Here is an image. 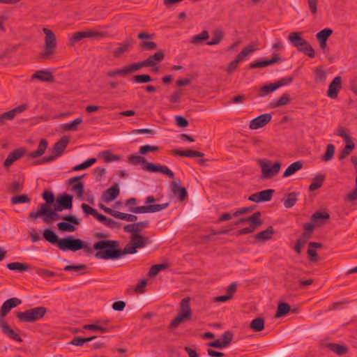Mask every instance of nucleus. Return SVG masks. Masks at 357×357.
Segmentation results:
<instances>
[{
	"mask_svg": "<svg viewBox=\"0 0 357 357\" xmlns=\"http://www.w3.org/2000/svg\"><path fill=\"white\" fill-rule=\"evenodd\" d=\"M271 115L270 114H263L252 119L250 123V128L257 130L265 126L271 120Z\"/></svg>",
	"mask_w": 357,
	"mask_h": 357,
	"instance_id": "obj_15",
	"label": "nucleus"
},
{
	"mask_svg": "<svg viewBox=\"0 0 357 357\" xmlns=\"http://www.w3.org/2000/svg\"><path fill=\"white\" fill-rule=\"evenodd\" d=\"M128 162L132 165H138L140 163H146V160L144 158L139 155H130L128 158Z\"/></svg>",
	"mask_w": 357,
	"mask_h": 357,
	"instance_id": "obj_62",
	"label": "nucleus"
},
{
	"mask_svg": "<svg viewBox=\"0 0 357 357\" xmlns=\"http://www.w3.org/2000/svg\"><path fill=\"white\" fill-rule=\"evenodd\" d=\"M23 189V185L20 182L15 181L8 187V192L10 193H17L21 192Z\"/></svg>",
	"mask_w": 357,
	"mask_h": 357,
	"instance_id": "obj_60",
	"label": "nucleus"
},
{
	"mask_svg": "<svg viewBox=\"0 0 357 357\" xmlns=\"http://www.w3.org/2000/svg\"><path fill=\"white\" fill-rule=\"evenodd\" d=\"M44 238L52 244H56L62 251L71 250L76 252L83 249L86 253H90L91 249L82 240L74 238L73 236L59 239L57 235L50 229H45L43 232Z\"/></svg>",
	"mask_w": 357,
	"mask_h": 357,
	"instance_id": "obj_2",
	"label": "nucleus"
},
{
	"mask_svg": "<svg viewBox=\"0 0 357 357\" xmlns=\"http://www.w3.org/2000/svg\"><path fill=\"white\" fill-rule=\"evenodd\" d=\"M143 169L148 172L162 173L167 175L169 178H174V172L170 169H169L168 167L161 165L160 164L146 162Z\"/></svg>",
	"mask_w": 357,
	"mask_h": 357,
	"instance_id": "obj_11",
	"label": "nucleus"
},
{
	"mask_svg": "<svg viewBox=\"0 0 357 357\" xmlns=\"http://www.w3.org/2000/svg\"><path fill=\"white\" fill-rule=\"evenodd\" d=\"M342 88V77L340 76L335 77L328 86L327 95L332 99H335L338 96L339 90Z\"/></svg>",
	"mask_w": 357,
	"mask_h": 357,
	"instance_id": "obj_16",
	"label": "nucleus"
},
{
	"mask_svg": "<svg viewBox=\"0 0 357 357\" xmlns=\"http://www.w3.org/2000/svg\"><path fill=\"white\" fill-rule=\"evenodd\" d=\"M32 79H38L43 82H52L53 76L49 71L38 70L32 76Z\"/></svg>",
	"mask_w": 357,
	"mask_h": 357,
	"instance_id": "obj_29",
	"label": "nucleus"
},
{
	"mask_svg": "<svg viewBox=\"0 0 357 357\" xmlns=\"http://www.w3.org/2000/svg\"><path fill=\"white\" fill-rule=\"evenodd\" d=\"M172 153L175 155L182 156V157H189V158H196V157H203L204 153L195 151L188 149L186 151H181L178 149H174L172 151Z\"/></svg>",
	"mask_w": 357,
	"mask_h": 357,
	"instance_id": "obj_22",
	"label": "nucleus"
},
{
	"mask_svg": "<svg viewBox=\"0 0 357 357\" xmlns=\"http://www.w3.org/2000/svg\"><path fill=\"white\" fill-rule=\"evenodd\" d=\"M27 105L26 104H22L8 112H4L1 114L4 121L6 120H12L15 118V116L20 113H22L24 110L27 109Z\"/></svg>",
	"mask_w": 357,
	"mask_h": 357,
	"instance_id": "obj_21",
	"label": "nucleus"
},
{
	"mask_svg": "<svg viewBox=\"0 0 357 357\" xmlns=\"http://www.w3.org/2000/svg\"><path fill=\"white\" fill-rule=\"evenodd\" d=\"M43 32L45 33L44 50L41 56L44 58H48L54 54L56 48V38L53 31L49 29L43 28Z\"/></svg>",
	"mask_w": 357,
	"mask_h": 357,
	"instance_id": "obj_6",
	"label": "nucleus"
},
{
	"mask_svg": "<svg viewBox=\"0 0 357 357\" xmlns=\"http://www.w3.org/2000/svg\"><path fill=\"white\" fill-rule=\"evenodd\" d=\"M345 142H346V146H344V148L343 149V150L342 151V152L340 153V154L339 155L340 159L345 158L347 156H348L350 154L351 151L354 149L355 145H354V143L351 140L347 141Z\"/></svg>",
	"mask_w": 357,
	"mask_h": 357,
	"instance_id": "obj_43",
	"label": "nucleus"
},
{
	"mask_svg": "<svg viewBox=\"0 0 357 357\" xmlns=\"http://www.w3.org/2000/svg\"><path fill=\"white\" fill-rule=\"evenodd\" d=\"M327 347L334 353L338 355H343L347 353V348L345 346L335 343H328Z\"/></svg>",
	"mask_w": 357,
	"mask_h": 357,
	"instance_id": "obj_39",
	"label": "nucleus"
},
{
	"mask_svg": "<svg viewBox=\"0 0 357 357\" xmlns=\"http://www.w3.org/2000/svg\"><path fill=\"white\" fill-rule=\"evenodd\" d=\"M298 199V194L295 192H289L282 198V202L284 206L287 208H291L294 206Z\"/></svg>",
	"mask_w": 357,
	"mask_h": 357,
	"instance_id": "obj_25",
	"label": "nucleus"
},
{
	"mask_svg": "<svg viewBox=\"0 0 357 357\" xmlns=\"http://www.w3.org/2000/svg\"><path fill=\"white\" fill-rule=\"evenodd\" d=\"M57 202L63 206L65 209H71L73 207V196L70 195H64L57 199Z\"/></svg>",
	"mask_w": 357,
	"mask_h": 357,
	"instance_id": "obj_36",
	"label": "nucleus"
},
{
	"mask_svg": "<svg viewBox=\"0 0 357 357\" xmlns=\"http://www.w3.org/2000/svg\"><path fill=\"white\" fill-rule=\"evenodd\" d=\"M31 202L30 198L27 195H20L12 197L10 199V203L12 205H16L20 204H29Z\"/></svg>",
	"mask_w": 357,
	"mask_h": 357,
	"instance_id": "obj_38",
	"label": "nucleus"
},
{
	"mask_svg": "<svg viewBox=\"0 0 357 357\" xmlns=\"http://www.w3.org/2000/svg\"><path fill=\"white\" fill-rule=\"evenodd\" d=\"M274 192L275 190L273 189L264 190L251 195L248 200L257 203L268 202L272 199Z\"/></svg>",
	"mask_w": 357,
	"mask_h": 357,
	"instance_id": "obj_12",
	"label": "nucleus"
},
{
	"mask_svg": "<svg viewBox=\"0 0 357 357\" xmlns=\"http://www.w3.org/2000/svg\"><path fill=\"white\" fill-rule=\"evenodd\" d=\"M172 191L178 197L180 201L184 200L188 196L187 190L184 187L181 186L179 179L172 183Z\"/></svg>",
	"mask_w": 357,
	"mask_h": 357,
	"instance_id": "obj_18",
	"label": "nucleus"
},
{
	"mask_svg": "<svg viewBox=\"0 0 357 357\" xmlns=\"http://www.w3.org/2000/svg\"><path fill=\"white\" fill-rule=\"evenodd\" d=\"M329 218L330 215L326 212L317 211L312 215L313 222H319L320 223H322V220H328Z\"/></svg>",
	"mask_w": 357,
	"mask_h": 357,
	"instance_id": "obj_50",
	"label": "nucleus"
},
{
	"mask_svg": "<svg viewBox=\"0 0 357 357\" xmlns=\"http://www.w3.org/2000/svg\"><path fill=\"white\" fill-rule=\"evenodd\" d=\"M96 337L92 336L89 337H74L73 340L69 342L70 344H73L75 346H82L84 343L91 342L94 340Z\"/></svg>",
	"mask_w": 357,
	"mask_h": 357,
	"instance_id": "obj_42",
	"label": "nucleus"
},
{
	"mask_svg": "<svg viewBox=\"0 0 357 357\" xmlns=\"http://www.w3.org/2000/svg\"><path fill=\"white\" fill-rule=\"evenodd\" d=\"M68 142V139L66 137H63L59 141L55 143L53 148L54 154L48 157H45L43 159V162H51L55 160L56 158L61 156L63 154V151L66 148Z\"/></svg>",
	"mask_w": 357,
	"mask_h": 357,
	"instance_id": "obj_10",
	"label": "nucleus"
},
{
	"mask_svg": "<svg viewBox=\"0 0 357 357\" xmlns=\"http://www.w3.org/2000/svg\"><path fill=\"white\" fill-rule=\"evenodd\" d=\"M290 305L287 303H281L278 305L275 317L279 318L285 316L290 311Z\"/></svg>",
	"mask_w": 357,
	"mask_h": 357,
	"instance_id": "obj_41",
	"label": "nucleus"
},
{
	"mask_svg": "<svg viewBox=\"0 0 357 357\" xmlns=\"http://www.w3.org/2000/svg\"><path fill=\"white\" fill-rule=\"evenodd\" d=\"M301 34L302 32H292L288 36L289 40L296 49L299 48L300 45H302V42L305 40L301 38Z\"/></svg>",
	"mask_w": 357,
	"mask_h": 357,
	"instance_id": "obj_32",
	"label": "nucleus"
},
{
	"mask_svg": "<svg viewBox=\"0 0 357 357\" xmlns=\"http://www.w3.org/2000/svg\"><path fill=\"white\" fill-rule=\"evenodd\" d=\"M101 154L103 155L106 162H110L119 160V156L116 155H112L109 151H103L101 153Z\"/></svg>",
	"mask_w": 357,
	"mask_h": 357,
	"instance_id": "obj_64",
	"label": "nucleus"
},
{
	"mask_svg": "<svg viewBox=\"0 0 357 357\" xmlns=\"http://www.w3.org/2000/svg\"><path fill=\"white\" fill-rule=\"evenodd\" d=\"M262 224H259V223L250 224L249 227H245L243 229L238 230L237 231V234L243 235V234H250V233L253 232L257 228H258Z\"/></svg>",
	"mask_w": 357,
	"mask_h": 357,
	"instance_id": "obj_53",
	"label": "nucleus"
},
{
	"mask_svg": "<svg viewBox=\"0 0 357 357\" xmlns=\"http://www.w3.org/2000/svg\"><path fill=\"white\" fill-rule=\"evenodd\" d=\"M273 233V229L271 226H270L266 230L256 234L255 237L258 241H266L272 238V234Z\"/></svg>",
	"mask_w": 357,
	"mask_h": 357,
	"instance_id": "obj_34",
	"label": "nucleus"
},
{
	"mask_svg": "<svg viewBox=\"0 0 357 357\" xmlns=\"http://www.w3.org/2000/svg\"><path fill=\"white\" fill-rule=\"evenodd\" d=\"M87 38H102L106 36V33L102 31H98L92 29L86 30Z\"/></svg>",
	"mask_w": 357,
	"mask_h": 357,
	"instance_id": "obj_61",
	"label": "nucleus"
},
{
	"mask_svg": "<svg viewBox=\"0 0 357 357\" xmlns=\"http://www.w3.org/2000/svg\"><path fill=\"white\" fill-rule=\"evenodd\" d=\"M315 81L318 82H324L326 74L321 67H317L314 70Z\"/></svg>",
	"mask_w": 357,
	"mask_h": 357,
	"instance_id": "obj_52",
	"label": "nucleus"
},
{
	"mask_svg": "<svg viewBox=\"0 0 357 357\" xmlns=\"http://www.w3.org/2000/svg\"><path fill=\"white\" fill-rule=\"evenodd\" d=\"M290 102V98L288 94H283L278 100L271 103L273 107H278L287 105Z\"/></svg>",
	"mask_w": 357,
	"mask_h": 357,
	"instance_id": "obj_46",
	"label": "nucleus"
},
{
	"mask_svg": "<svg viewBox=\"0 0 357 357\" xmlns=\"http://www.w3.org/2000/svg\"><path fill=\"white\" fill-rule=\"evenodd\" d=\"M150 243L148 237L141 234H134L130 236V241L121 250L118 249L119 243L116 241L102 240L93 244V248L97 250L95 257L100 259H116L124 255L135 254L137 249L144 248Z\"/></svg>",
	"mask_w": 357,
	"mask_h": 357,
	"instance_id": "obj_1",
	"label": "nucleus"
},
{
	"mask_svg": "<svg viewBox=\"0 0 357 357\" xmlns=\"http://www.w3.org/2000/svg\"><path fill=\"white\" fill-rule=\"evenodd\" d=\"M86 38H87L86 31L75 32L73 33V36L70 38V43L71 45H73L76 43H77Z\"/></svg>",
	"mask_w": 357,
	"mask_h": 357,
	"instance_id": "obj_44",
	"label": "nucleus"
},
{
	"mask_svg": "<svg viewBox=\"0 0 357 357\" xmlns=\"http://www.w3.org/2000/svg\"><path fill=\"white\" fill-rule=\"evenodd\" d=\"M47 308L43 306L30 308L24 312H19L16 316L20 322L33 323L41 320L47 313Z\"/></svg>",
	"mask_w": 357,
	"mask_h": 357,
	"instance_id": "obj_3",
	"label": "nucleus"
},
{
	"mask_svg": "<svg viewBox=\"0 0 357 357\" xmlns=\"http://www.w3.org/2000/svg\"><path fill=\"white\" fill-rule=\"evenodd\" d=\"M182 95V91L181 89H178L174 91L171 95L167 96V99L171 103H176L179 102Z\"/></svg>",
	"mask_w": 357,
	"mask_h": 357,
	"instance_id": "obj_55",
	"label": "nucleus"
},
{
	"mask_svg": "<svg viewBox=\"0 0 357 357\" xmlns=\"http://www.w3.org/2000/svg\"><path fill=\"white\" fill-rule=\"evenodd\" d=\"M332 33L333 31L331 29L326 28L317 33L316 37L318 40H327Z\"/></svg>",
	"mask_w": 357,
	"mask_h": 357,
	"instance_id": "obj_54",
	"label": "nucleus"
},
{
	"mask_svg": "<svg viewBox=\"0 0 357 357\" xmlns=\"http://www.w3.org/2000/svg\"><path fill=\"white\" fill-rule=\"evenodd\" d=\"M0 326L3 333L8 335L12 340H14L19 342H21L22 341L19 334L15 333L12 328H10L8 324L3 320H1Z\"/></svg>",
	"mask_w": 357,
	"mask_h": 357,
	"instance_id": "obj_20",
	"label": "nucleus"
},
{
	"mask_svg": "<svg viewBox=\"0 0 357 357\" xmlns=\"http://www.w3.org/2000/svg\"><path fill=\"white\" fill-rule=\"evenodd\" d=\"M72 190L75 192L78 197H82L84 191V183L82 182L75 183L73 186Z\"/></svg>",
	"mask_w": 357,
	"mask_h": 357,
	"instance_id": "obj_63",
	"label": "nucleus"
},
{
	"mask_svg": "<svg viewBox=\"0 0 357 357\" xmlns=\"http://www.w3.org/2000/svg\"><path fill=\"white\" fill-rule=\"evenodd\" d=\"M259 164L261 169L262 178L264 179L275 176L280 172L281 167L280 162H275L272 164L271 161L266 160H260Z\"/></svg>",
	"mask_w": 357,
	"mask_h": 357,
	"instance_id": "obj_7",
	"label": "nucleus"
},
{
	"mask_svg": "<svg viewBox=\"0 0 357 357\" xmlns=\"http://www.w3.org/2000/svg\"><path fill=\"white\" fill-rule=\"evenodd\" d=\"M47 141L45 139H42L39 142L38 149L36 151L29 153L30 157H31L33 158H36L41 156L42 155H43L45 153V152L47 149Z\"/></svg>",
	"mask_w": 357,
	"mask_h": 357,
	"instance_id": "obj_27",
	"label": "nucleus"
},
{
	"mask_svg": "<svg viewBox=\"0 0 357 357\" xmlns=\"http://www.w3.org/2000/svg\"><path fill=\"white\" fill-rule=\"evenodd\" d=\"M133 80L137 83H147L152 81V78L149 75L143 74L135 75L133 77Z\"/></svg>",
	"mask_w": 357,
	"mask_h": 357,
	"instance_id": "obj_56",
	"label": "nucleus"
},
{
	"mask_svg": "<svg viewBox=\"0 0 357 357\" xmlns=\"http://www.w3.org/2000/svg\"><path fill=\"white\" fill-rule=\"evenodd\" d=\"M277 89V86L275 85V83H272L268 85H265L262 86L259 90V96H265L270 93L275 91Z\"/></svg>",
	"mask_w": 357,
	"mask_h": 357,
	"instance_id": "obj_47",
	"label": "nucleus"
},
{
	"mask_svg": "<svg viewBox=\"0 0 357 357\" xmlns=\"http://www.w3.org/2000/svg\"><path fill=\"white\" fill-rule=\"evenodd\" d=\"M132 43L130 40L124 41L119 45V47L112 51V54L115 58H119L123 53L129 51Z\"/></svg>",
	"mask_w": 357,
	"mask_h": 357,
	"instance_id": "obj_24",
	"label": "nucleus"
},
{
	"mask_svg": "<svg viewBox=\"0 0 357 357\" xmlns=\"http://www.w3.org/2000/svg\"><path fill=\"white\" fill-rule=\"evenodd\" d=\"M62 219L67 222H61L57 224V228L61 231L73 232L77 229L74 225L80 224V221L74 215H67L62 217Z\"/></svg>",
	"mask_w": 357,
	"mask_h": 357,
	"instance_id": "obj_8",
	"label": "nucleus"
},
{
	"mask_svg": "<svg viewBox=\"0 0 357 357\" xmlns=\"http://www.w3.org/2000/svg\"><path fill=\"white\" fill-rule=\"evenodd\" d=\"M7 268L12 271H17L19 272L27 271L29 266L27 264L20 262H12L6 265Z\"/></svg>",
	"mask_w": 357,
	"mask_h": 357,
	"instance_id": "obj_37",
	"label": "nucleus"
},
{
	"mask_svg": "<svg viewBox=\"0 0 357 357\" xmlns=\"http://www.w3.org/2000/svg\"><path fill=\"white\" fill-rule=\"evenodd\" d=\"M119 193V185L117 183H114L102 193V199L105 202L109 203L117 198Z\"/></svg>",
	"mask_w": 357,
	"mask_h": 357,
	"instance_id": "obj_17",
	"label": "nucleus"
},
{
	"mask_svg": "<svg viewBox=\"0 0 357 357\" xmlns=\"http://www.w3.org/2000/svg\"><path fill=\"white\" fill-rule=\"evenodd\" d=\"M190 298L189 297L184 298L180 303V311L178 313H182L188 317H192V310L190 305Z\"/></svg>",
	"mask_w": 357,
	"mask_h": 357,
	"instance_id": "obj_30",
	"label": "nucleus"
},
{
	"mask_svg": "<svg viewBox=\"0 0 357 357\" xmlns=\"http://www.w3.org/2000/svg\"><path fill=\"white\" fill-rule=\"evenodd\" d=\"M233 336V333L229 331L225 332L221 336L220 340L226 347L231 342Z\"/></svg>",
	"mask_w": 357,
	"mask_h": 357,
	"instance_id": "obj_57",
	"label": "nucleus"
},
{
	"mask_svg": "<svg viewBox=\"0 0 357 357\" xmlns=\"http://www.w3.org/2000/svg\"><path fill=\"white\" fill-rule=\"evenodd\" d=\"M165 55L162 52L159 51L155 52L153 55L150 56L146 60L138 63H134L136 70H139L143 67L151 66L154 67L156 63H160L163 61Z\"/></svg>",
	"mask_w": 357,
	"mask_h": 357,
	"instance_id": "obj_9",
	"label": "nucleus"
},
{
	"mask_svg": "<svg viewBox=\"0 0 357 357\" xmlns=\"http://www.w3.org/2000/svg\"><path fill=\"white\" fill-rule=\"evenodd\" d=\"M250 328L253 331L259 332L264 328V320L261 317L253 319L250 323Z\"/></svg>",
	"mask_w": 357,
	"mask_h": 357,
	"instance_id": "obj_40",
	"label": "nucleus"
},
{
	"mask_svg": "<svg viewBox=\"0 0 357 357\" xmlns=\"http://www.w3.org/2000/svg\"><path fill=\"white\" fill-rule=\"evenodd\" d=\"M260 218H261V213L256 212L248 218H244L239 219L238 220V222H236V225L245 224L247 222H249L250 224H256V223L262 224V221L260 219Z\"/></svg>",
	"mask_w": 357,
	"mask_h": 357,
	"instance_id": "obj_26",
	"label": "nucleus"
},
{
	"mask_svg": "<svg viewBox=\"0 0 357 357\" xmlns=\"http://www.w3.org/2000/svg\"><path fill=\"white\" fill-rule=\"evenodd\" d=\"M167 268V265L164 264H155L151 267L149 271V275L150 277L155 276L160 271L165 270Z\"/></svg>",
	"mask_w": 357,
	"mask_h": 357,
	"instance_id": "obj_51",
	"label": "nucleus"
},
{
	"mask_svg": "<svg viewBox=\"0 0 357 357\" xmlns=\"http://www.w3.org/2000/svg\"><path fill=\"white\" fill-rule=\"evenodd\" d=\"M258 45L257 43H252L248 46L245 47L241 52L236 56L238 61H243L245 58L255 52L257 49L256 47Z\"/></svg>",
	"mask_w": 357,
	"mask_h": 357,
	"instance_id": "obj_23",
	"label": "nucleus"
},
{
	"mask_svg": "<svg viewBox=\"0 0 357 357\" xmlns=\"http://www.w3.org/2000/svg\"><path fill=\"white\" fill-rule=\"evenodd\" d=\"M155 201L153 196H149L144 201L146 206L132 207L129 211L134 213H153L164 210L169 205V202L153 204Z\"/></svg>",
	"mask_w": 357,
	"mask_h": 357,
	"instance_id": "obj_5",
	"label": "nucleus"
},
{
	"mask_svg": "<svg viewBox=\"0 0 357 357\" xmlns=\"http://www.w3.org/2000/svg\"><path fill=\"white\" fill-rule=\"evenodd\" d=\"M303 167L301 161H296L291 164L283 173L282 176L286 178L293 175Z\"/></svg>",
	"mask_w": 357,
	"mask_h": 357,
	"instance_id": "obj_28",
	"label": "nucleus"
},
{
	"mask_svg": "<svg viewBox=\"0 0 357 357\" xmlns=\"http://www.w3.org/2000/svg\"><path fill=\"white\" fill-rule=\"evenodd\" d=\"M137 71L134 63L125 66L122 68L110 70L107 72L106 76L107 77H115L116 76H126L128 74Z\"/></svg>",
	"mask_w": 357,
	"mask_h": 357,
	"instance_id": "obj_14",
	"label": "nucleus"
},
{
	"mask_svg": "<svg viewBox=\"0 0 357 357\" xmlns=\"http://www.w3.org/2000/svg\"><path fill=\"white\" fill-rule=\"evenodd\" d=\"M335 153V146L332 144H329L326 146V151L324 155L321 157L322 160L329 161L331 160Z\"/></svg>",
	"mask_w": 357,
	"mask_h": 357,
	"instance_id": "obj_48",
	"label": "nucleus"
},
{
	"mask_svg": "<svg viewBox=\"0 0 357 357\" xmlns=\"http://www.w3.org/2000/svg\"><path fill=\"white\" fill-rule=\"evenodd\" d=\"M223 38V34L221 31H215L211 40L206 43L208 45H215L220 43Z\"/></svg>",
	"mask_w": 357,
	"mask_h": 357,
	"instance_id": "obj_58",
	"label": "nucleus"
},
{
	"mask_svg": "<svg viewBox=\"0 0 357 357\" xmlns=\"http://www.w3.org/2000/svg\"><path fill=\"white\" fill-rule=\"evenodd\" d=\"M24 153V150L22 149H15L11 153H10L6 159L4 160L3 165L6 167H10L15 161L22 158Z\"/></svg>",
	"mask_w": 357,
	"mask_h": 357,
	"instance_id": "obj_19",
	"label": "nucleus"
},
{
	"mask_svg": "<svg viewBox=\"0 0 357 357\" xmlns=\"http://www.w3.org/2000/svg\"><path fill=\"white\" fill-rule=\"evenodd\" d=\"M324 175L316 176L314 178H313L312 181L309 186V190L312 192L321 188L324 183Z\"/></svg>",
	"mask_w": 357,
	"mask_h": 357,
	"instance_id": "obj_35",
	"label": "nucleus"
},
{
	"mask_svg": "<svg viewBox=\"0 0 357 357\" xmlns=\"http://www.w3.org/2000/svg\"><path fill=\"white\" fill-rule=\"evenodd\" d=\"M82 123V119L81 117L77 118L71 122L65 123L63 128L67 130L76 131L77 130V125Z\"/></svg>",
	"mask_w": 357,
	"mask_h": 357,
	"instance_id": "obj_45",
	"label": "nucleus"
},
{
	"mask_svg": "<svg viewBox=\"0 0 357 357\" xmlns=\"http://www.w3.org/2000/svg\"><path fill=\"white\" fill-rule=\"evenodd\" d=\"M124 231L128 233H130L131 235L139 234L138 232L141 231L140 228H138L136 223L128 225L124 227Z\"/></svg>",
	"mask_w": 357,
	"mask_h": 357,
	"instance_id": "obj_59",
	"label": "nucleus"
},
{
	"mask_svg": "<svg viewBox=\"0 0 357 357\" xmlns=\"http://www.w3.org/2000/svg\"><path fill=\"white\" fill-rule=\"evenodd\" d=\"M191 319L190 317H188L185 314H183L182 313H178L177 314V316L175 317V319L174 320H172V321L171 322L170 325H169V328L170 329H175L177 327H178V326L183 323V322H185L187 321H189L190 319Z\"/></svg>",
	"mask_w": 357,
	"mask_h": 357,
	"instance_id": "obj_31",
	"label": "nucleus"
},
{
	"mask_svg": "<svg viewBox=\"0 0 357 357\" xmlns=\"http://www.w3.org/2000/svg\"><path fill=\"white\" fill-rule=\"evenodd\" d=\"M299 52H303L310 58L315 56L314 50L311 47L310 43L307 40L302 42V45H300L299 48H297Z\"/></svg>",
	"mask_w": 357,
	"mask_h": 357,
	"instance_id": "obj_33",
	"label": "nucleus"
},
{
	"mask_svg": "<svg viewBox=\"0 0 357 357\" xmlns=\"http://www.w3.org/2000/svg\"><path fill=\"white\" fill-rule=\"evenodd\" d=\"M209 35L207 31H203L199 34L194 36L190 42L194 44H199L202 41L207 40Z\"/></svg>",
	"mask_w": 357,
	"mask_h": 357,
	"instance_id": "obj_49",
	"label": "nucleus"
},
{
	"mask_svg": "<svg viewBox=\"0 0 357 357\" xmlns=\"http://www.w3.org/2000/svg\"><path fill=\"white\" fill-rule=\"evenodd\" d=\"M22 303V301L17 298H11L6 300L1 305L0 310V319L6 316V314L14 307Z\"/></svg>",
	"mask_w": 357,
	"mask_h": 357,
	"instance_id": "obj_13",
	"label": "nucleus"
},
{
	"mask_svg": "<svg viewBox=\"0 0 357 357\" xmlns=\"http://www.w3.org/2000/svg\"><path fill=\"white\" fill-rule=\"evenodd\" d=\"M40 216H43V221L47 224L51 223L52 221L62 219V217L55 211L52 210L50 205L47 204H40L36 212L32 211L29 214V217L33 219H36Z\"/></svg>",
	"mask_w": 357,
	"mask_h": 357,
	"instance_id": "obj_4",
	"label": "nucleus"
}]
</instances>
